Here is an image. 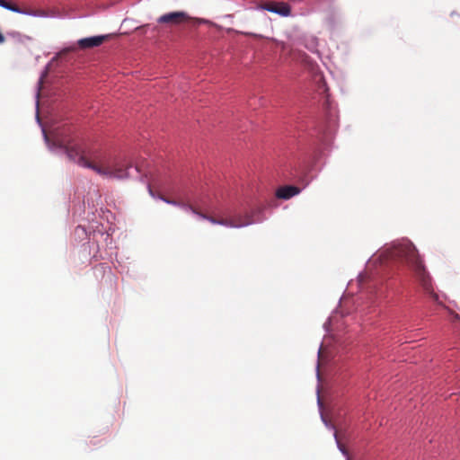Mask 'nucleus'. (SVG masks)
<instances>
[{
	"instance_id": "12",
	"label": "nucleus",
	"mask_w": 460,
	"mask_h": 460,
	"mask_svg": "<svg viewBox=\"0 0 460 460\" xmlns=\"http://www.w3.org/2000/svg\"><path fill=\"white\" fill-rule=\"evenodd\" d=\"M75 50H76V47L72 46V47L63 49L62 53H67V52L75 51Z\"/></svg>"
},
{
	"instance_id": "6",
	"label": "nucleus",
	"mask_w": 460,
	"mask_h": 460,
	"mask_svg": "<svg viewBox=\"0 0 460 460\" xmlns=\"http://www.w3.org/2000/svg\"><path fill=\"white\" fill-rule=\"evenodd\" d=\"M0 6L4 9H7L9 11L17 13H22V14H26V15H31V16L41 15V13L40 11L32 10V9H22V8L19 7L18 5L12 4L10 2H7L5 0H0Z\"/></svg>"
},
{
	"instance_id": "3",
	"label": "nucleus",
	"mask_w": 460,
	"mask_h": 460,
	"mask_svg": "<svg viewBox=\"0 0 460 460\" xmlns=\"http://www.w3.org/2000/svg\"><path fill=\"white\" fill-rule=\"evenodd\" d=\"M191 18L183 11L171 12L161 15L157 19L158 23L168 24L170 26H178L188 22Z\"/></svg>"
},
{
	"instance_id": "14",
	"label": "nucleus",
	"mask_w": 460,
	"mask_h": 460,
	"mask_svg": "<svg viewBox=\"0 0 460 460\" xmlns=\"http://www.w3.org/2000/svg\"><path fill=\"white\" fill-rule=\"evenodd\" d=\"M148 189H149V192H150V194H151V195H153V191H152V189H151V186H150V185L148 186Z\"/></svg>"
},
{
	"instance_id": "13",
	"label": "nucleus",
	"mask_w": 460,
	"mask_h": 460,
	"mask_svg": "<svg viewBox=\"0 0 460 460\" xmlns=\"http://www.w3.org/2000/svg\"><path fill=\"white\" fill-rule=\"evenodd\" d=\"M245 35L252 36L254 38H262L261 35L255 34V33H245Z\"/></svg>"
},
{
	"instance_id": "9",
	"label": "nucleus",
	"mask_w": 460,
	"mask_h": 460,
	"mask_svg": "<svg viewBox=\"0 0 460 460\" xmlns=\"http://www.w3.org/2000/svg\"><path fill=\"white\" fill-rule=\"evenodd\" d=\"M228 222L243 224L242 226H235L234 227H243L255 223L256 221L252 219V216L249 213H245L243 215H236L232 217H228Z\"/></svg>"
},
{
	"instance_id": "2",
	"label": "nucleus",
	"mask_w": 460,
	"mask_h": 460,
	"mask_svg": "<svg viewBox=\"0 0 460 460\" xmlns=\"http://www.w3.org/2000/svg\"><path fill=\"white\" fill-rule=\"evenodd\" d=\"M377 259L381 264L390 260L405 263L413 272L414 277L424 291L429 294L434 300L438 299V296L434 292L432 279L426 269L424 261L410 240L402 239L394 242L380 251Z\"/></svg>"
},
{
	"instance_id": "10",
	"label": "nucleus",
	"mask_w": 460,
	"mask_h": 460,
	"mask_svg": "<svg viewBox=\"0 0 460 460\" xmlns=\"http://www.w3.org/2000/svg\"><path fill=\"white\" fill-rule=\"evenodd\" d=\"M161 199H162L164 202H166V203H168V204H172V205H174V206H180V207H181V208H187V209H189V210H190L189 206H191L190 204H186V203H183V202H178V201H176V200L169 199H167V198H164V197H161Z\"/></svg>"
},
{
	"instance_id": "5",
	"label": "nucleus",
	"mask_w": 460,
	"mask_h": 460,
	"mask_svg": "<svg viewBox=\"0 0 460 460\" xmlns=\"http://www.w3.org/2000/svg\"><path fill=\"white\" fill-rule=\"evenodd\" d=\"M113 37V34L93 36L81 39L77 41V47L81 49H88L101 46L106 40Z\"/></svg>"
},
{
	"instance_id": "11",
	"label": "nucleus",
	"mask_w": 460,
	"mask_h": 460,
	"mask_svg": "<svg viewBox=\"0 0 460 460\" xmlns=\"http://www.w3.org/2000/svg\"><path fill=\"white\" fill-rule=\"evenodd\" d=\"M334 436H335V438L337 440L338 447H339L340 450L342 452L343 455L347 456L348 455L347 450L345 449V447L338 440L337 432H335Z\"/></svg>"
},
{
	"instance_id": "8",
	"label": "nucleus",
	"mask_w": 460,
	"mask_h": 460,
	"mask_svg": "<svg viewBox=\"0 0 460 460\" xmlns=\"http://www.w3.org/2000/svg\"><path fill=\"white\" fill-rule=\"evenodd\" d=\"M300 192V189L296 186H283L280 187L277 192L276 196L279 199H288Z\"/></svg>"
},
{
	"instance_id": "1",
	"label": "nucleus",
	"mask_w": 460,
	"mask_h": 460,
	"mask_svg": "<svg viewBox=\"0 0 460 460\" xmlns=\"http://www.w3.org/2000/svg\"><path fill=\"white\" fill-rule=\"evenodd\" d=\"M58 142L59 146L64 148L68 159L80 166L92 169L104 177L119 180L128 177L129 165L108 157L98 149L68 139H61Z\"/></svg>"
},
{
	"instance_id": "4",
	"label": "nucleus",
	"mask_w": 460,
	"mask_h": 460,
	"mask_svg": "<svg viewBox=\"0 0 460 460\" xmlns=\"http://www.w3.org/2000/svg\"><path fill=\"white\" fill-rule=\"evenodd\" d=\"M258 8L277 13L283 17H288L291 14L290 5L284 2H264L261 3Z\"/></svg>"
},
{
	"instance_id": "7",
	"label": "nucleus",
	"mask_w": 460,
	"mask_h": 460,
	"mask_svg": "<svg viewBox=\"0 0 460 460\" xmlns=\"http://www.w3.org/2000/svg\"><path fill=\"white\" fill-rule=\"evenodd\" d=\"M189 208H190V210L192 213L199 216L200 217H202L204 219H207L208 221H209L210 223L215 224V225H222V226H242L243 225V224H237V223L235 224V223L228 222V219H226V218L217 219L214 217L208 216V215L199 211L193 206H189Z\"/></svg>"
},
{
	"instance_id": "15",
	"label": "nucleus",
	"mask_w": 460,
	"mask_h": 460,
	"mask_svg": "<svg viewBox=\"0 0 460 460\" xmlns=\"http://www.w3.org/2000/svg\"><path fill=\"white\" fill-rule=\"evenodd\" d=\"M349 460V459H348Z\"/></svg>"
}]
</instances>
